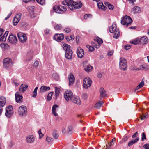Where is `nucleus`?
I'll list each match as a JSON object with an SVG mask.
<instances>
[{"mask_svg": "<svg viewBox=\"0 0 149 149\" xmlns=\"http://www.w3.org/2000/svg\"><path fill=\"white\" fill-rule=\"evenodd\" d=\"M109 32L112 33H114L113 36V37L117 39L119 36V31L118 29H116V24L113 23L109 29Z\"/></svg>", "mask_w": 149, "mask_h": 149, "instance_id": "f257e3e1", "label": "nucleus"}, {"mask_svg": "<svg viewBox=\"0 0 149 149\" xmlns=\"http://www.w3.org/2000/svg\"><path fill=\"white\" fill-rule=\"evenodd\" d=\"M132 22V20L130 16L126 15L121 18V23L122 24L126 25L127 26L130 24Z\"/></svg>", "mask_w": 149, "mask_h": 149, "instance_id": "f03ea898", "label": "nucleus"}, {"mask_svg": "<svg viewBox=\"0 0 149 149\" xmlns=\"http://www.w3.org/2000/svg\"><path fill=\"white\" fill-rule=\"evenodd\" d=\"M13 113V111L12 106L10 105L6 108V112L5 115L8 118H10L12 116Z\"/></svg>", "mask_w": 149, "mask_h": 149, "instance_id": "7ed1b4c3", "label": "nucleus"}, {"mask_svg": "<svg viewBox=\"0 0 149 149\" xmlns=\"http://www.w3.org/2000/svg\"><path fill=\"white\" fill-rule=\"evenodd\" d=\"M83 86L85 89H88L90 87L92 84V81L89 77L85 78L83 80Z\"/></svg>", "mask_w": 149, "mask_h": 149, "instance_id": "20e7f679", "label": "nucleus"}, {"mask_svg": "<svg viewBox=\"0 0 149 149\" xmlns=\"http://www.w3.org/2000/svg\"><path fill=\"white\" fill-rule=\"evenodd\" d=\"M18 113L21 116L26 115L27 113L26 107L24 105L20 106L19 108Z\"/></svg>", "mask_w": 149, "mask_h": 149, "instance_id": "39448f33", "label": "nucleus"}, {"mask_svg": "<svg viewBox=\"0 0 149 149\" xmlns=\"http://www.w3.org/2000/svg\"><path fill=\"white\" fill-rule=\"evenodd\" d=\"M119 66L120 68L123 70H126L127 67L126 60L122 58H120V59Z\"/></svg>", "mask_w": 149, "mask_h": 149, "instance_id": "423d86ee", "label": "nucleus"}, {"mask_svg": "<svg viewBox=\"0 0 149 149\" xmlns=\"http://www.w3.org/2000/svg\"><path fill=\"white\" fill-rule=\"evenodd\" d=\"M73 97V93L71 91L67 90L65 91L64 97L66 101L71 100Z\"/></svg>", "mask_w": 149, "mask_h": 149, "instance_id": "0eeeda50", "label": "nucleus"}, {"mask_svg": "<svg viewBox=\"0 0 149 149\" xmlns=\"http://www.w3.org/2000/svg\"><path fill=\"white\" fill-rule=\"evenodd\" d=\"M63 6L61 5L54 6L53 7V9L57 13L62 14L65 12V9L63 10L62 8H63Z\"/></svg>", "mask_w": 149, "mask_h": 149, "instance_id": "6e6552de", "label": "nucleus"}, {"mask_svg": "<svg viewBox=\"0 0 149 149\" xmlns=\"http://www.w3.org/2000/svg\"><path fill=\"white\" fill-rule=\"evenodd\" d=\"M12 65V60L9 58H5L3 61V65L6 68L11 67Z\"/></svg>", "mask_w": 149, "mask_h": 149, "instance_id": "1a4fd4ad", "label": "nucleus"}, {"mask_svg": "<svg viewBox=\"0 0 149 149\" xmlns=\"http://www.w3.org/2000/svg\"><path fill=\"white\" fill-rule=\"evenodd\" d=\"M17 36L19 41L22 42H25L27 39L26 35L24 33L21 32L18 33Z\"/></svg>", "mask_w": 149, "mask_h": 149, "instance_id": "9d476101", "label": "nucleus"}, {"mask_svg": "<svg viewBox=\"0 0 149 149\" xmlns=\"http://www.w3.org/2000/svg\"><path fill=\"white\" fill-rule=\"evenodd\" d=\"M70 2L72 7H73L75 9L79 8L82 6V4L81 2H74L72 0H70Z\"/></svg>", "mask_w": 149, "mask_h": 149, "instance_id": "9b49d317", "label": "nucleus"}, {"mask_svg": "<svg viewBox=\"0 0 149 149\" xmlns=\"http://www.w3.org/2000/svg\"><path fill=\"white\" fill-rule=\"evenodd\" d=\"M22 14L21 13L17 14L16 15L13 20V24L16 25L21 19Z\"/></svg>", "mask_w": 149, "mask_h": 149, "instance_id": "f8f14e48", "label": "nucleus"}, {"mask_svg": "<svg viewBox=\"0 0 149 149\" xmlns=\"http://www.w3.org/2000/svg\"><path fill=\"white\" fill-rule=\"evenodd\" d=\"M8 41L11 43L15 44L17 42V39L15 36L11 34L9 37Z\"/></svg>", "mask_w": 149, "mask_h": 149, "instance_id": "ddd939ff", "label": "nucleus"}, {"mask_svg": "<svg viewBox=\"0 0 149 149\" xmlns=\"http://www.w3.org/2000/svg\"><path fill=\"white\" fill-rule=\"evenodd\" d=\"M26 140L27 143L32 144L35 141V138L33 135H29L27 136Z\"/></svg>", "mask_w": 149, "mask_h": 149, "instance_id": "4468645a", "label": "nucleus"}, {"mask_svg": "<svg viewBox=\"0 0 149 149\" xmlns=\"http://www.w3.org/2000/svg\"><path fill=\"white\" fill-rule=\"evenodd\" d=\"M77 53L78 57L81 58H82L84 55V50L79 47L77 48Z\"/></svg>", "mask_w": 149, "mask_h": 149, "instance_id": "2eb2a0df", "label": "nucleus"}, {"mask_svg": "<svg viewBox=\"0 0 149 149\" xmlns=\"http://www.w3.org/2000/svg\"><path fill=\"white\" fill-rule=\"evenodd\" d=\"M64 38V36L63 34H56L55 35L54 39L58 42H60L63 40Z\"/></svg>", "mask_w": 149, "mask_h": 149, "instance_id": "dca6fc26", "label": "nucleus"}, {"mask_svg": "<svg viewBox=\"0 0 149 149\" xmlns=\"http://www.w3.org/2000/svg\"><path fill=\"white\" fill-rule=\"evenodd\" d=\"M23 97L19 95V93L18 92H17L15 94V99L16 102L18 103H20L22 102V99Z\"/></svg>", "mask_w": 149, "mask_h": 149, "instance_id": "f3484780", "label": "nucleus"}, {"mask_svg": "<svg viewBox=\"0 0 149 149\" xmlns=\"http://www.w3.org/2000/svg\"><path fill=\"white\" fill-rule=\"evenodd\" d=\"M68 79L69 81V85L70 86L75 81V78L73 74L70 73L68 75Z\"/></svg>", "mask_w": 149, "mask_h": 149, "instance_id": "a211bd4d", "label": "nucleus"}, {"mask_svg": "<svg viewBox=\"0 0 149 149\" xmlns=\"http://www.w3.org/2000/svg\"><path fill=\"white\" fill-rule=\"evenodd\" d=\"M72 52L71 50H69L65 52V57L68 59H70L72 57Z\"/></svg>", "mask_w": 149, "mask_h": 149, "instance_id": "6ab92c4d", "label": "nucleus"}, {"mask_svg": "<svg viewBox=\"0 0 149 149\" xmlns=\"http://www.w3.org/2000/svg\"><path fill=\"white\" fill-rule=\"evenodd\" d=\"M141 11V8L137 6H135L132 9L131 12L133 14L139 13Z\"/></svg>", "mask_w": 149, "mask_h": 149, "instance_id": "aec40b11", "label": "nucleus"}, {"mask_svg": "<svg viewBox=\"0 0 149 149\" xmlns=\"http://www.w3.org/2000/svg\"><path fill=\"white\" fill-rule=\"evenodd\" d=\"M50 89V87L45 86H42L40 89V92L41 93H43L46 91H47Z\"/></svg>", "mask_w": 149, "mask_h": 149, "instance_id": "412c9836", "label": "nucleus"}, {"mask_svg": "<svg viewBox=\"0 0 149 149\" xmlns=\"http://www.w3.org/2000/svg\"><path fill=\"white\" fill-rule=\"evenodd\" d=\"M58 107V105L56 104H55L53 105L52 107V113L55 116H58V114L56 113V109Z\"/></svg>", "mask_w": 149, "mask_h": 149, "instance_id": "4be33fe9", "label": "nucleus"}, {"mask_svg": "<svg viewBox=\"0 0 149 149\" xmlns=\"http://www.w3.org/2000/svg\"><path fill=\"white\" fill-rule=\"evenodd\" d=\"M62 4L64 5H66L68 8L71 10H72L73 9L72 6L71 5L70 2V0H65L62 2Z\"/></svg>", "mask_w": 149, "mask_h": 149, "instance_id": "5701e85b", "label": "nucleus"}, {"mask_svg": "<svg viewBox=\"0 0 149 149\" xmlns=\"http://www.w3.org/2000/svg\"><path fill=\"white\" fill-rule=\"evenodd\" d=\"M140 41L141 43L143 44L147 43L148 42V39L146 36H143L141 38Z\"/></svg>", "mask_w": 149, "mask_h": 149, "instance_id": "b1692460", "label": "nucleus"}, {"mask_svg": "<svg viewBox=\"0 0 149 149\" xmlns=\"http://www.w3.org/2000/svg\"><path fill=\"white\" fill-rule=\"evenodd\" d=\"M28 87V86L24 84H22L19 88V91L22 92H24L26 89Z\"/></svg>", "mask_w": 149, "mask_h": 149, "instance_id": "393cba45", "label": "nucleus"}, {"mask_svg": "<svg viewBox=\"0 0 149 149\" xmlns=\"http://www.w3.org/2000/svg\"><path fill=\"white\" fill-rule=\"evenodd\" d=\"M71 101L74 103H76L77 104H80L81 103V100L78 97H73Z\"/></svg>", "mask_w": 149, "mask_h": 149, "instance_id": "a878e982", "label": "nucleus"}, {"mask_svg": "<svg viewBox=\"0 0 149 149\" xmlns=\"http://www.w3.org/2000/svg\"><path fill=\"white\" fill-rule=\"evenodd\" d=\"M6 101V99L3 97H1L0 98V108L3 107L5 105Z\"/></svg>", "mask_w": 149, "mask_h": 149, "instance_id": "bb28decb", "label": "nucleus"}, {"mask_svg": "<svg viewBox=\"0 0 149 149\" xmlns=\"http://www.w3.org/2000/svg\"><path fill=\"white\" fill-rule=\"evenodd\" d=\"M100 98L106 96V94L105 93V91L103 88H101L100 89Z\"/></svg>", "mask_w": 149, "mask_h": 149, "instance_id": "cd10ccee", "label": "nucleus"}, {"mask_svg": "<svg viewBox=\"0 0 149 149\" xmlns=\"http://www.w3.org/2000/svg\"><path fill=\"white\" fill-rule=\"evenodd\" d=\"M139 140V139L138 138H136L133 140L131 141H129L128 144V145L129 146H130L131 145H133L134 143H136Z\"/></svg>", "mask_w": 149, "mask_h": 149, "instance_id": "c85d7f7f", "label": "nucleus"}, {"mask_svg": "<svg viewBox=\"0 0 149 149\" xmlns=\"http://www.w3.org/2000/svg\"><path fill=\"white\" fill-rule=\"evenodd\" d=\"M103 102L102 101H99L95 104V107L97 109H99L103 104Z\"/></svg>", "mask_w": 149, "mask_h": 149, "instance_id": "c756f323", "label": "nucleus"}, {"mask_svg": "<svg viewBox=\"0 0 149 149\" xmlns=\"http://www.w3.org/2000/svg\"><path fill=\"white\" fill-rule=\"evenodd\" d=\"M63 49L66 52L68 50H71L70 49V46L69 45L66 44H64L63 45Z\"/></svg>", "mask_w": 149, "mask_h": 149, "instance_id": "7c9ffc66", "label": "nucleus"}, {"mask_svg": "<svg viewBox=\"0 0 149 149\" xmlns=\"http://www.w3.org/2000/svg\"><path fill=\"white\" fill-rule=\"evenodd\" d=\"M148 68V66L146 65H143L139 67V69L143 70H147Z\"/></svg>", "mask_w": 149, "mask_h": 149, "instance_id": "2f4dec72", "label": "nucleus"}, {"mask_svg": "<svg viewBox=\"0 0 149 149\" xmlns=\"http://www.w3.org/2000/svg\"><path fill=\"white\" fill-rule=\"evenodd\" d=\"M97 6L99 9L104 10L105 9V6L102 2H100L97 3Z\"/></svg>", "mask_w": 149, "mask_h": 149, "instance_id": "473e14b6", "label": "nucleus"}, {"mask_svg": "<svg viewBox=\"0 0 149 149\" xmlns=\"http://www.w3.org/2000/svg\"><path fill=\"white\" fill-rule=\"evenodd\" d=\"M92 68V67L90 65H87L84 67V70L87 72H89Z\"/></svg>", "mask_w": 149, "mask_h": 149, "instance_id": "72a5a7b5", "label": "nucleus"}, {"mask_svg": "<svg viewBox=\"0 0 149 149\" xmlns=\"http://www.w3.org/2000/svg\"><path fill=\"white\" fill-rule=\"evenodd\" d=\"M54 28L55 30H60L62 28V26L61 24H56L54 25Z\"/></svg>", "mask_w": 149, "mask_h": 149, "instance_id": "f704fd0d", "label": "nucleus"}, {"mask_svg": "<svg viewBox=\"0 0 149 149\" xmlns=\"http://www.w3.org/2000/svg\"><path fill=\"white\" fill-rule=\"evenodd\" d=\"M144 85V82L143 81H142L137 86L136 88L135 89V92H136L137 90H138L139 88L142 87Z\"/></svg>", "mask_w": 149, "mask_h": 149, "instance_id": "c9c22d12", "label": "nucleus"}, {"mask_svg": "<svg viewBox=\"0 0 149 149\" xmlns=\"http://www.w3.org/2000/svg\"><path fill=\"white\" fill-rule=\"evenodd\" d=\"M38 87H36L35 89L34 90L33 92V94L32 95V97H35L37 95V91L38 89Z\"/></svg>", "mask_w": 149, "mask_h": 149, "instance_id": "e433bc0d", "label": "nucleus"}, {"mask_svg": "<svg viewBox=\"0 0 149 149\" xmlns=\"http://www.w3.org/2000/svg\"><path fill=\"white\" fill-rule=\"evenodd\" d=\"M140 40L139 38H136L133 41H132L130 43L134 45L138 44Z\"/></svg>", "mask_w": 149, "mask_h": 149, "instance_id": "4c0bfd02", "label": "nucleus"}, {"mask_svg": "<svg viewBox=\"0 0 149 149\" xmlns=\"http://www.w3.org/2000/svg\"><path fill=\"white\" fill-rule=\"evenodd\" d=\"M65 38L68 41H70L71 40L74 39V37L72 36H66Z\"/></svg>", "mask_w": 149, "mask_h": 149, "instance_id": "58836bf2", "label": "nucleus"}, {"mask_svg": "<svg viewBox=\"0 0 149 149\" xmlns=\"http://www.w3.org/2000/svg\"><path fill=\"white\" fill-rule=\"evenodd\" d=\"M93 47L94 48L95 47L97 49L98 48L100 47V45L98 43H97L96 42H92L91 43Z\"/></svg>", "mask_w": 149, "mask_h": 149, "instance_id": "ea45409f", "label": "nucleus"}, {"mask_svg": "<svg viewBox=\"0 0 149 149\" xmlns=\"http://www.w3.org/2000/svg\"><path fill=\"white\" fill-rule=\"evenodd\" d=\"M55 93L56 97H57L59 95L60 93V88H57L55 87Z\"/></svg>", "mask_w": 149, "mask_h": 149, "instance_id": "a19ab883", "label": "nucleus"}, {"mask_svg": "<svg viewBox=\"0 0 149 149\" xmlns=\"http://www.w3.org/2000/svg\"><path fill=\"white\" fill-rule=\"evenodd\" d=\"M106 5H107L109 8L110 9H113V6L111 4H110L107 2H106L105 3Z\"/></svg>", "mask_w": 149, "mask_h": 149, "instance_id": "79ce46f5", "label": "nucleus"}, {"mask_svg": "<svg viewBox=\"0 0 149 149\" xmlns=\"http://www.w3.org/2000/svg\"><path fill=\"white\" fill-rule=\"evenodd\" d=\"M36 1L39 4L43 5L45 3V0H36Z\"/></svg>", "mask_w": 149, "mask_h": 149, "instance_id": "37998d69", "label": "nucleus"}, {"mask_svg": "<svg viewBox=\"0 0 149 149\" xmlns=\"http://www.w3.org/2000/svg\"><path fill=\"white\" fill-rule=\"evenodd\" d=\"M86 47L90 52L93 51L95 49L93 47L89 45H87Z\"/></svg>", "mask_w": 149, "mask_h": 149, "instance_id": "c03bdc74", "label": "nucleus"}, {"mask_svg": "<svg viewBox=\"0 0 149 149\" xmlns=\"http://www.w3.org/2000/svg\"><path fill=\"white\" fill-rule=\"evenodd\" d=\"M53 94V92H51L48 94L47 97V99L48 101H49L52 98V96Z\"/></svg>", "mask_w": 149, "mask_h": 149, "instance_id": "a18cd8bd", "label": "nucleus"}, {"mask_svg": "<svg viewBox=\"0 0 149 149\" xmlns=\"http://www.w3.org/2000/svg\"><path fill=\"white\" fill-rule=\"evenodd\" d=\"M148 116L147 115H145L143 114L141 116H140L141 119V120H145L146 118H148Z\"/></svg>", "mask_w": 149, "mask_h": 149, "instance_id": "49530a36", "label": "nucleus"}, {"mask_svg": "<svg viewBox=\"0 0 149 149\" xmlns=\"http://www.w3.org/2000/svg\"><path fill=\"white\" fill-rule=\"evenodd\" d=\"M53 140V139L51 138L47 137L46 138V141L49 143L52 142Z\"/></svg>", "mask_w": 149, "mask_h": 149, "instance_id": "de8ad7c7", "label": "nucleus"}, {"mask_svg": "<svg viewBox=\"0 0 149 149\" xmlns=\"http://www.w3.org/2000/svg\"><path fill=\"white\" fill-rule=\"evenodd\" d=\"M87 97L88 95L86 93H84L82 94V97L83 99L86 100L87 98Z\"/></svg>", "mask_w": 149, "mask_h": 149, "instance_id": "09e8293b", "label": "nucleus"}, {"mask_svg": "<svg viewBox=\"0 0 149 149\" xmlns=\"http://www.w3.org/2000/svg\"><path fill=\"white\" fill-rule=\"evenodd\" d=\"M97 43H98L99 45L100 44H101L103 42L102 40L99 38L97 39V41L96 42Z\"/></svg>", "mask_w": 149, "mask_h": 149, "instance_id": "8fccbe9b", "label": "nucleus"}, {"mask_svg": "<svg viewBox=\"0 0 149 149\" xmlns=\"http://www.w3.org/2000/svg\"><path fill=\"white\" fill-rule=\"evenodd\" d=\"M146 139V136L144 133L143 132L142 133V137L141 138V140L142 141H144V140Z\"/></svg>", "mask_w": 149, "mask_h": 149, "instance_id": "3c124183", "label": "nucleus"}, {"mask_svg": "<svg viewBox=\"0 0 149 149\" xmlns=\"http://www.w3.org/2000/svg\"><path fill=\"white\" fill-rule=\"evenodd\" d=\"M64 31L66 33H69L71 31V29L70 28L66 27L64 29Z\"/></svg>", "mask_w": 149, "mask_h": 149, "instance_id": "603ef678", "label": "nucleus"}, {"mask_svg": "<svg viewBox=\"0 0 149 149\" xmlns=\"http://www.w3.org/2000/svg\"><path fill=\"white\" fill-rule=\"evenodd\" d=\"M12 82L16 86H18L19 84V83L17 82V80L16 79L13 80Z\"/></svg>", "mask_w": 149, "mask_h": 149, "instance_id": "864d4df0", "label": "nucleus"}, {"mask_svg": "<svg viewBox=\"0 0 149 149\" xmlns=\"http://www.w3.org/2000/svg\"><path fill=\"white\" fill-rule=\"evenodd\" d=\"M131 45H127L125 46L124 48L126 50H128L131 48Z\"/></svg>", "mask_w": 149, "mask_h": 149, "instance_id": "5fc2aeb1", "label": "nucleus"}, {"mask_svg": "<svg viewBox=\"0 0 149 149\" xmlns=\"http://www.w3.org/2000/svg\"><path fill=\"white\" fill-rule=\"evenodd\" d=\"M113 51L110 50L109 51L108 53V56H111L113 54Z\"/></svg>", "mask_w": 149, "mask_h": 149, "instance_id": "6e6d98bb", "label": "nucleus"}, {"mask_svg": "<svg viewBox=\"0 0 149 149\" xmlns=\"http://www.w3.org/2000/svg\"><path fill=\"white\" fill-rule=\"evenodd\" d=\"M53 136L55 139H57L58 137V135L56 133H54L53 135Z\"/></svg>", "mask_w": 149, "mask_h": 149, "instance_id": "4d7b16f0", "label": "nucleus"}, {"mask_svg": "<svg viewBox=\"0 0 149 149\" xmlns=\"http://www.w3.org/2000/svg\"><path fill=\"white\" fill-rule=\"evenodd\" d=\"M143 147L145 149H149V144L144 145Z\"/></svg>", "mask_w": 149, "mask_h": 149, "instance_id": "13d9d810", "label": "nucleus"}, {"mask_svg": "<svg viewBox=\"0 0 149 149\" xmlns=\"http://www.w3.org/2000/svg\"><path fill=\"white\" fill-rule=\"evenodd\" d=\"M6 40V38L4 37L3 36L0 38V41H5Z\"/></svg>", "mask_w": 149, "mask_h": 149, "instance_id": "bf43d9fd", "label": "nucleus"}, {"mask_svg": "<svg viewBox=\"0 0 149 149\" xmlns=\"http://www.w3.org/2000/svg\"><path fill=\"white\" fill-rule=\"evenodd\" d=\"M138 135V132H136L134 134L132 135V138H134L136 137Z\"/></svg>", "mask_w": 149, "mask_h": 149, "instance_id": "052dcab7", "label": "nucleus"}, {"mask_svg": "<svg viewBox=\"0 0 149 149\" xmlns=\"http://www.w3.org/2000/svg\"><path fill=\"white\" fill-rule=\"evenodd\" d=\"M8 31H6L5 32V34H4V35L3 36L4 37L6 38V37L8 34Z\"/></svg>", "mask_w": 149, "mask_h": 149, "instance_id": "680f3d73", "label": "nucleus"}, {"mask_svg": "<svg viewBox=\"0 0 149 149\" xmlns=\"http://www.w3.org/2000/svg\"><path fill=\"white\" fill-rule=\"evenodd\" d=\"M45 33L47 35H48L50 33V30L48 29H46L45 31Z\"/></svg>", "mask_w": 149, "mask_h": 149, "instance_id": "e2e57ef3", "label": "nucleus"}, {"mask_svg": "<svg viewBox=\"0 0 149 149\" xmlns=\"http://www.w3.org/2000/svg\"><path fill=\"white\" fill-rule=\"evenodd\" d=\"M72 127L71 126H69L68 127V132L69 133H70L72 130Z\"/></svg>", "mask_w": 149, "mask_h": 149, "instance_id": "0e129e2a", "label": "nucleus"}, {"mask_svg": "<svg viewBox=\"0 0 149 149\" xmlns=\"http://www.w3.org/2000/svg\"><path fill=\"white\" fill-rule=\"evenodd\" d=\"M131 4L133 5L134 4V2L136 1V0H128Z\"/></svg>", "mask_w": 149, "mask_h": 149, "instance_id": "69168bd1", "label": "nucleus"}, {"mask_svg": "<svg viewBox=\"0 0 149 149\" xmlns=\"http://www.w3.org/2000/svg\"><path fill=\"white\" fill-rule=\"evenodd\" d=\"M38 65V62L37 61H35L33 64L34 66L35 67H37Z\"/></svg>", "mask_w": 149, "mask_h": 149, "instance_id": "338daca9", "label": "nucleus"}, {"mask_svg": "<svg viewBox=\"0 0 149 149\" xmlns=\"http://www.w3.org/2000/svg\"><path fill=\"white\" fill-rule=\"evenodd\" d=\"M114 144V143H112V142L111 141L110 143V144L108 143V145L109 146H110V147H112L113 146Z\"/></svg>", "mask_w": 149, "mask_h": 149, "instance_id": "774afa93", "label": "nucleus"}]
</instances>
